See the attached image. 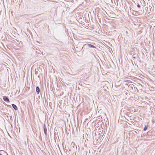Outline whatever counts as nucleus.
I'll use <instances>...</instances> for the list:
<instances>
[{"mask_svg": "<svg viewBox=\"0 0 155 155\" xmlns=\"http://www.w3.org/2000/svg\"><path fill=\"white\" fill-rule=\"evenodd\" d=\"M3 100L4 101L8 103L9 102V100L8 98V97L7 96H4L3 97Z\"/></svg>", "mask_w": 155, "mask_h": 155, "instance_id": "1", "label": "nucleus"}, {"mask_svg": "<svg viewBox=\"0 0 155 155\" xmlns=\"http://www.w3.org/2000/svg\"><path fill=\"white\" fill-rule=\"evenodd\" d=\"M44 132L45 135H47V128L45 124L43 125Z\"/></svg>", "mask_w": 155, "mask_h": 155, "instance_id": "2", "label": "nucleus"}, {"mask_svg": "<svg viewBox=\"0 0 155 155\" xmlns=\"http://www.w3.org/2000/svg\"><path fill=\"white\" fill-rule=\"evenodd\" d=\"M12 107L15 110H18V108L17 106L15 104H12Z\"/></svg>", "mask_w": 155, "mask_h": 155, "instance_id": "3", "label": "nucleus"}, {"mask_svg": "<svg viewBox=\"0 0 155 155\" xmlns=\"http://www.w3.org/2000/svg\"><path fill=\"white\" fill-rule=\"evenodd\" d=\"M36 91L37 94H39L40 92V88L38 86H37L36 89Z\"/></svg>", "mask_w": 155, "mask_h": 155, "instance_id": "4", "label": "nucleus"}, {"mask_svg": "<svg viewBox=\"0 0 155 155\" xmlns=\"http://www.w3.org/2000/svg\"><path fill=\"white\" fill-rule=\"evenodd\" d=\"M87 45L89 47L96 48V47L94 46L91 44H88Z\"/></svg>", "mask_w": 155, "mask_h": 155, "instance_id": "5", "label": "nucleus"}, {"mask_svg": "<svg viewBox=\"0 0 155 155\" xmlns=\"http://www.w3.org/2000/svg\"><path fill=\"white\" fill-rule=\"evenodd\" d=\"M123 81L124 82H127V83H130L131 82V81L130 80H124Z\"/></svg>", "mask_w": 155, "mask_h": 155, "instance_id": "6", "label": "nucleus"}, {"mask_svg": "<svg viewBox=\"0 0 155 155\" xmlns=\"http://www.w3.org/2000/svg\"><path fill=\"white\" fill-rule=\"evenodd\" d=\"M147 126H145L144 127V128L143 130H144V131H146V130H147Z\"/></svg>", "mask_w": 155, "mask_h": 155, "instance_id": "7", "label": "nucleus"}, {"mask_svg": "<svg viewBox=\"0 0 155 155\" xmlns=\"http://www.w3.org/2000/svg\"><path fill=\"white\" fill-rule=\"evenodd\" d=\"M137 7H138L139 8H140V5H139V4L137 5Z\"/></svg>", "mask_w": 155, "mask_h": 155, "instance_id": "8", "label": "nucleus"}, {"mask_svg": "<svg viewBox=\"0 0 155 155\" xmlns=\"http://www.w3.org/2000/svg\"><path fill=\"white\" fill-rule=\"evenodd\" d=\"M133 58H135V57H133Z\"/></svg>", "mask_w": 155, "mask_h": 155, "instance_id": "9", "label": "nucleus"}, {"mask_svg": "<svg viewBox=\"0 0 155 155\" xmlns=\"http://www.w3.org/2000/svg\"><path fill=\"white\" fill-rule=\"evenodd\" d=\"M0 155H2L0 153Z\"/></svg>", "mask_w": 155, "mask_h": 155, "instance_id": "10", "label": "nucleus"}]
</instances>
